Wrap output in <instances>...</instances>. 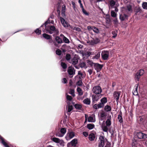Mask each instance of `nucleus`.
<instances>
[{"mask_svg":"<svg viewBox=\"0 0 147 147\" xmlns=\"http://www.w3.org/2000/svg\"><path fill=\"white\" fill-rule=\"evenodd\" d=\"M49 20V18L45 22L44 24H43L41 26V28L44 26H45V29L42 30L43 32H44L46 30V33L51 34H52L53 32L58 33L59 31L56 30L54 26L50 25V22Z\"/></svg>","mask_w":147,"mask_h":147,"instance_id":"nucleus-1","label":"nucleus"},{"mask_svg":"<svg viewBox=\"0 0 147 147\" xmlns=\"http://www.w3.org/2000/svg\"><path fill=\"white\" fill-rule=\"evenodd\" d=\"M111 118L108 119L106 122L103 121L101 125V127L103 131L107 132L108 130V127L111 124Z\"/></svg>","mask_w":147,"mask_h":147,"instance_id":"nucleus-2","label":"nucleus"},{"mask_svg":"<svg viewBox=\"0 0 147 147\" xmlns=\"http://www.w3.org/2000/svg\"><path fill=\"white\" fill-rule=\"evenodd\" d=\"M66 132V130L65 128H62L60 131H58L56 134V136L57 137H62L65 134Z\"/></svg>","mask_w":147,"mask_h":147,"instance_id":"nucleus-3","label":"nucleus"},{"mask_svg":"<svg viewBox=\"0 0 147 147\" xmlns=\"http://www.w3.org/2000/svg\"><path fill=\"white\" fill-rule=\"evenodd\" d=\"M92 63V65H93L95 69L96 70L97 72H99L101 71L103 67V65L98 63Z\"/></svg>","mask_w":147,"mask_h":147,"instance_id":"nucleus-4","label":"nucleus"},{"mask_svg":"<svg viewBox=\"0 0 147 147\" xmlns=\"http://www.w3.org/2000/svg\"><path fill=\"white\" fill-rule=\"evenodd\" d=\"M144 73V71L143 69L140 70L137 72L135 75V80L138 81L139 80L140 77L142 76Z\"/></svg>","mask_w":147,"mask_h":147,"instance_id":"nucleus-5","label":"nucleus"},{"mask_svg":"<svg viewBox=\"0 0 147 147\" xmlns=\"http://www.w3.org/2000/svg\"><path fill=\"white\" fill-rule=\"evenodd\" d=\"M92 91L95 94H99L102 92V90L100 86H96L94 87Z\"/></svg>","mask_w":147,"mask_h":147,"instance_id":"nucleus-6","label":"nucleus"},{"mask_svg":"<svg viewBox=\"0 0 147 147\" xmlns=\"http://www.w3.org/2000/svg\"><path fill=\"white\" fill-rule=\"evenodd\" d=\"M75 136V133L72 131H69L67 133L65 138L67 140H69L74 137Z\"/></svg>","mask_w":147,"mask_h":147,"instance_id":"nucleus-7","label":"nucleus"},{"mask_svg":"<svg viewBox=\"0 0 147 147\" xmlns=\"http://www.w3.org/2000/svg\"><path fill=\"white\" fill-rule=\"evenodd\" d=\"M101 94L93 95L92 96V101L93 102L97 101L102 96Z\"/></svg>","mask_w":147,"mask_h":147,"instance_id":"nucleus-8","label":"nucleus"},{"mask_svg":"<svg viewBox=\"0 0 147 147\" xmlns=\"http://www.w3.org/2000/svg\"><path fill=\"white\" fill-rule=\"evenodd\" d=\"M123 14L119 16V18L121 21H123L126 20H127L129 15L127 14L124 12V11H123Z\"/></svg>","mask_w":147,"mask_h":147,"instance_id":"nucleus-9","label":"nucleus"},{"mask_svg":"<svg viewBox=\"0 0 147 147\" xmlns=\"http://www.w3.org/2000/svg\"><path fill=\"white\" fill-rule=\"evenodd\" d=\"M109 52L108 51H102L101 53V56L104 60H107L109 57Z\"/></svg>","mask_w":147,"mask_h":147,"instance_id":"nucleus-10","label":"nucleus"},{"mask_svg":"<svg viewBox=\"0 0 147 147\" xmlns=\"http://www.w3.org/2000/svg\"><path fill=\"white\" fill-rule=\"evenodd\" d=\"M124 11V12L127 14L129 15V13L132 12V7L130 5L127 6L124 8L123 11Z\"/></svg>","mask_w":147,"mask_h":147,"instance_id":"nucleus-11","label":"nucleus"},{"mask_svg":"<svg viewBox=\"0 0 147 147\" xmlns=\"http://www.w3.org/2000/svg\"><path fill=\"white\" fill-rule=\"evenodd\" d=\"M136 135L138 138L139 139H145L147 138V135L140 132H137Z\"/></svg>","mask_w":147,"mask_h":147,"instance_id":"nucleus-12","label":"nucleus"},{"mask_svg":"<svg viewBox=\"0 0 147 147\" xmlns=\"http://www.w3.org/2000/svg\"><path fill=\"white\" fill-rule=\"evenodd\" d=\"M99 142V147H103L105 145V138L103 136H100Z\"/></svg>","mask_w":147,"mask_h":147,"instance_id":"nucleus-13","label":"nucleus"},{"mask_svg":"<svg viewBox=\"0 0 147 147\" xmlns=\"http://www.w3.org/2000/svg\"><path fill=\"white\" fill-rule=\"evenodd\" d=\"M107 97H104L102 98L100 100V102L99 103L101 106L103 108L105 106V105L107 102Z\"/></svg>","mask_w":147,"mask_h":147,"instance_id":"nucleus-14","label":"nucleus"},{"mask_svg":"<svg viewBox=\"0 0 147 147\" xmlns=\"http://www.w3.org/2000/svg\"><path fill=\"white\" fill-rule=\"evenodd\" d=\"M0 140H1V142L5 147H9V143L0 135Z\"/></svg>","mask_w":147,"mask_h":147,"instance_id":"nucleus-15","label":"nucleus"},{"mask_svg":"<svg viewBox=\"0 0 147 147\" xmlns=\"http://www.w3.org/2000/svg\"><path fill=\"white\" fill-rule=\"evenodd\" d=\"M60 20L61 24L65 27H68L70 26V25L66 22L64 19L62 17H60Z\"/></svg>","mask_w":147,"mask_h":147,"instance_id":"nucleus-16","label":"nucleus"},{"mask_svg":"<svg viewBox=\"0 0 147 147\" xmlns=\"http://www.w3.org/2000/svg\"><path fill=\"white\" fill-rule=\"evenodd\" d=\"M52 140L54 142L57 143H59L61 145H63L64 144V142L62 140H60L59 139L56 138H53L52 139Z\"/></svg>","mask_w":147,"mask_h":147,"instance_id":"nucleus-17","label":"nucleus"},{"mask_svg":"<svg viewBox=\"0 0 147 147\" xmlns=\"http://www.w3.org/2000/svg\"><path fill=\"white\" fill-rule=\"evenodd\" d=\"M77 143V140L76 139L73 140L70 143H68L67 144V147L69 146H75Z\"/></svg>","mask_w":147,"mask_h":147,"instance_id":"nucleus-18","label":"nucleus"},{"mask_svg":"<svg viewBox=\"0 0 147 147\" xmlns=\"http://www.w3.org/2000/svg\"><path fill=\"white\" fill-rule=\"evenodd\" d=\"M68 72L69 75H73L75 74V70L74 68L71 67H69L68 69Z\"/></svg>","mask_w":147,"mask_h":147,"instance_id":"nucleus-19","label":"nucleus"},{"mask_svg":"<svg viewBox=\"0 0 147 147\" xmlns=\"http://www.w3.org/2000/svg\"><path fill=\"white\" fill-rule=\"evenodd\" d=\"M106 116V113L104 111L101 112L99 116V119L100 121H102L104 119Z\"/></svg>","mask_w":147,"mask_h":147,"instance_id":"nucleus-20","label":"nucleus"},{"mask_svg":"<svg viewBox=\"0 0 147 147\" xmlns=\"http://www.w3.org/2000/svg\"><path fill=\"white\" fill-rule=\"evenodd\" d=\"M78 57H74L71 61L70 63H72L73 65L76 64L78 62Z\"/></svg>","mask_w":147,"mask_h":147,"instance_id":"nucleus-21","label":"nucleus"},{"mask_svg":"<svg viewBox=\"0 0 147 147\" xmlns=\"http://www.w3.org/2000/svg\"><path fill=\"white\" fill-rule=\"evenodd\" d=\"M138 84H136L134 87V89L133 91V94L135 95H137L138 94Z\"/></svg>","mask_w":147,"mask_h":147,"instance_id":"nucleus-22","label":"nucleus"},{"mask_svg":"<svg viewBox=\"0 0 147 147\" xmlns=\"http://www.w3.org/2000/svg\"><path fill=\"white\" fill-rule=\"evenodd\" d=\"M96 121L95 115H94V116H91L88 117V121L89 122H94Z\"/></svg>","mask_w":147,"mask_h":147,"instance_id":"nucleus-23","label":"nucleus"},{"mask_svg":"<svg viewBox=\"0 0 147 147\" xmlns=\"http://www.w3.org/2000/svg\"><path fill=\"white\" fill-rule=\"evenodd\" d=\"M61 36L63 37V42L69 44L70 42L69 40L66 37H65L63 34H61L60 35Z\"/></svg>","mask_w":147,"mask_h":147,"instance_id":"nucleus-24","label":"nucleus"},{"mask_svg":"<svg viewBox=\"0 0 147 147\" xmlns=\"http://www.w3.org/2000/svg\"><path fill=\"white\" fill-rule=\"evenodd\" d=\"M99 40L98 38H96L91 40L90 42V44L92 45L96 44L99 42Z\"/></svg>","mask_w":147,"mask_h":147,"instance_id":"nucleus-25","label":"nucleus"},{"mask_svg":"<svg viewBox=\"0 0 147 147\" xmlns=\"http://www.w3.org/2000/svg\"><path fill=\"white\" fill-rule=\"evenodd\" d=\"M122 114L121 111L119 113L118 115L117 119H118L119 122L120 123H122L123 122V118L122 117Z\"/></svg>","mask_w":147,"mask_h":147,"instance_id":"nucleus-26","label":"nucleus"},{"mask_svg":"<svg viewBox=\"0 0 147 147\" xmlns=\"http://www.w3.org/2000/svg\"><path fill=\"white\" fill-rule=\"evenodd\" d=\"M88 138L90 141L94 140L95 138V134L93 133H90L89 135Z\"/></svg>","mask_w":147,"mask_h":147,"instance_id":"nucleus-27","label":"nucleus"},{"mask_svg":"<svg viewBox=\"0 0 147 147\" xmlns=\"http://www.w3.org/2000/svg\"><path fill=\"white\" fill-rule=\"evenodd\" d=\"M55 40L56 41L58 44H61L63 43V42L62 39L59 36H57L55 38Z\"/></svg>","mask_w":147,"mask_h":147,"instance_id":"nucleus-28","label":"nucleus"},{"mask_svg":"<svg viewBox=\"0 0 147 147\" xmlns=\"http://www.w3.org/2000/svg\"><path fill=\"white\" fill-rule=\"evenodd\" d=\"M114 96L115 98L116 101H117L119 99L120 94L118 92H114Z\"/></svg>","mask_w":147,"mask_h":147,"instance_id":"nucleus-29","label":"nucleus"},{"mask_svg":"<svg viewBox=\"0 0 147 147\" xmlns=\"http://www.w3.org/2000/svg\"><path fill=\"white\" fill-rule=\"evenodd\" d=\"M66 110L68 112H70L73 109V107L72 105H68L66 106Z\"/></svg>","mask_w":147,"mask_h":147,"instance_id":"nucleus-30","label":"nucleus"},{"mask_svg":"<svg viewBox=\"0 0 147 147\" xmlns=\"http://www.w3.org/2000/svg\"><path fill=\"white\" fill-rule=\"evenodd\" d=\"M83 103L85 104L89 105L90 103V99L88 98H86L83 101Z\"/></svg>","mask_w":147,"mask_h":147,"instance_id":"nucleus-31","label":"nucleus"},{"mask_svg":"<svg viewBox=\"0 0 147 147\" xmlns=\"http://www.w3.org/2000/svg\"><path fill=\"white\" fill-rule=\"evenodd\" d=\"M111 108L110 106L106 105L104 107V110L106 111L109 112L111 111Z\"/></svg>","mask_w":147,"mask_h":147,"instance_id":"nucleus-32","label":"nucleus"},{"mask_svg":"<svg viewBox=\"0 0 147 147\" xmlns=\"http://www.w3.org/2000/svg\"><path fill=\"white\" fill-rule=\"evenodd\" d=\"M75 108L77 110H80L82 108L81 105L78 104H76L74 105Z\"/></svg>","mask_w":147,"mask_h":147,"instance_id":"nucleus-33","label":"nucleus"},{"mask_svg":"<svg viewBox=\"0 0 147 147\" xmlns=\"http://www.w3.org/2000/svg\"><path fill=\"white\" fill-rule=\"evenodd\" d=\"M116 3L115 1L111 0L109 1V4L111 8H113Z\"/></svg>","mask_w":147,"mask_h":147,"instance_id":"nucleus-34","label":"nucleus"},{"mask_svg":"<svg viewBox=\"0 0 147 147\" xmlns=\"http://www.w3.org/2000/svg\"><path fill=\"white\" fill-rule=\"evenodd\" d=\"M77 90L79 95L81 96L83 94V91L81 88L78 87L77 88Z\"/></svg>","mask_w":147,"mask_h":147,"instance_id":"nucleus-35","label":"nucleus"},{"mask_svg":"<svg viewBox=\"0 0 147 147\" xmlns=\"http://www.w3.org/2000/svg\"><path fill=\"white\" fill-rule=\"evenodd\" d=\"M66 7L64 5H63L62 6V10H61V14L62 16H65V10Z\"/></svg>","mask_w":147,"mask_h":147,"instance_id":"nucleus-36","label":"nucleus"},{"mask_svg":"<svg viewBox=\"0 0 147 147\" xmlns=\"http://www.w3.org/2000/svg\"><path fill=\"white\" fill-rule=\"evenodd\" d=\"M42 36L44 38L47 39H50L51 38V36L46 33H44L43 34Z\"/></svg>","mask_w":147,"mask_h":147,"instance_id":"nucleus-37","label":"nucleus"},{"mask_svg":"<svg viewBox=\"0 0 147 147\" xmlns=\"http://www.w3.org/2000/svg\"><path fill=\"white\" fill-rule=\"evenodd\" d=\"M93 107L94 109H98L101 108H102V107L100 105L99 103L98 104H95L93 106Z\"/></svg>","mask_w":147,"mask_h":147,"instance_id":"nucleus-38","label":"nucleus"},{"mask_svg":"<svg viewBox=\"0 0 147 147\" xmlns=\"http://www.w3.org/2000/svg\"><path fill=\"white\" fill-rule=\"evenodd\" d=\"M94 127V124H89L87 125V127L89 129H93Z\"/></svg>","mask_w":147,"mask_h":147,"instance_id":"nucleus-39","label":"nucleus"},{"mask_svg":"<svg viewBox=\"0 0 147 147\" xmlns=\"http://www.w3.org/2000/svg\"><path fill=\"white\" fill-rule=\"evenodd\" d=\"M83 83L82 79H79V80L77 82L76 84L78 86H81L82 85Z\"/></svg>","mask_w":147,"mask_h":147,"instance_id":"nucleus-40","label":"nucleus"},{"mask_svg":"<svg viewBox=\"0 0 147 147\" xmlns=\"http://www.w3.org/2000/svg\"><path fill=\"white\" fill-rule=\"evenodd\" d=\"M92 30L96 34L99 33V30L98 29L94 26H93Z\"/></svg>","mask_w":147,"mask_h":147,"instance_id":"nucleus-41","label":"nucleus"},{"mask_svg":"<svg viewBox=\"0 0 147 147\" xmlns=\"http://www.w3.org/2000/svg\"><path fill=\"white\" fill-rule=\"evenodd\" d=\"M78 75H80L79 77V79H82V78L84 77L83 76V73L80 71H78Z\"/></svg>","mask_w":147,"mask_h":147,"instance_id":"nucleus-42","label":"nucleus"},{"mask_svg":"<svg viewBox=\"0 0 147 147\" xmlns=\"http://www.w3.org/2000/svg\"><path fill=\"white\" fill-rule=\"evenodd\" d=\"M69 93L71 94L73 97H74L75 94H74V90L73 89H70L69 92Z\"/></svg>","mask_w":147,"mask_h":147,"instance_id":"nucleus-43","label":"nucleus"},{"mask_svg":"<svg viewBox=\"0 0 147 147\" xmlns=\"http://www.w3.org/2000/svg\"><path fill=\"white\" fill-rule=\"evenodd\" d=\"M111 16L112 17H116L117 14L114 11H111Z\"/></svg>","mask_w":147,"mask_h":147,"instance_id":"nucleus-44","label":"nucleus"},{"mask_svg":"<svg viewBox=\"0 0 147 147\" xmlns=\"http://www.w3.org/2000/svg\"><path fill=\"white\" fill-rule=\"evenodd\" d=\"M112 34L113 35V36H112V37L113 38H115L117 36V32L116 31H113L112 32Z\"/></svg>","mask_w":147,"mask_h":147,"instance_id":"nucleus-45","label":"nucleus"},{"mask_svg":"<svg viewBox=\"0 0 147 147\" xmlns=\"http://www.w3.org/2000/svg\"><path fill=\"white\" fill-rule=\"evenodd\" d=\"M100 56V52H98L97 55L94 56L93 58L98 59L99 58Z\"/></svg>","mask_w":147,"mask_h":147,"instance_id":"nucleus-46","label":"nucleus"},{"mask_svg":"<svg viewBox=\"0 0 147 147\" xmlns=\"http://www.w3.org/2000/svg\"><path fill=\"white\" fill-rule=\"evenodd\" d=\"M80 66L82 68L84 67V68H86L87 67L86 66V64L84 62L81 63L80 64Z\"/></svg>","mask_w":147,"mask_h":147,"instance_id":"nucleus-47","label":"nucleus"},{"mask_svg":"<svg viewBox=\"0 0 147 147\" xmlns=\"http://www.w3.org/2000/svg\"><path fill=\"white\" fill-rule=\"evenodd\" d=\"M61 65L62 67L64 69H65L67 68V65L64 63L62 62L61 63Z\"/></svg>","mask_w":147,"mask_h":147,"instance_id":"nucleus-48","label":"nucleus"},{"mask_svg":"<svg viewBox=\"0 0 147 147\" xmlns=\"http://www.w3.org/2000/svg\"><path fill=\"white\" fill-rule=\"evenodd\" d=\"M142 7L143 9H147V3H143L142 4Z\"/></svg>","mask_w":147,"mask_h":147,"instance_id":"nucleus-49","label":"nucleus"},{"mask_svg":"<svg viewBox=\"0 0 147 147\" xmlns=\"http://www.w3.org/2000/svg\"><path fill=\"white\" fill-rule=\"evenodd\" d=\"M34 32L37 34L39 35L41 34V30L37 28L34 31Z\"/></svg>","mask_w":147,"mask_h":147,"instance_id":"nucleus-50","label":"nucleus"},{"mask_svg":"<svg viewBox=\"0 0 147 147\" xmlns=\"http://www.w3.org/2000/svg\"><path fill=\"white\" fill-rule=\"evenodd\" d=\"M56 53L57 55H61V51L59 49H57Z\"/></svg>","mask_w":147,"mask_h":147,"instance_id":"nucleus-51","label":"nucleus"},{"mask_svg":"<svg viewBox=\"0 0 147 147\" xmlns=\"http://www.w3.org/2000/svg\"><path fill=\"white\" fill-rule=\"evenodd\" d=\"M66 98L67 100L69 101H71L72 99V97L71 96L68 95H66Z\"/></svg>","mask_w":147,"mask_h":147,"instance_id":"nucleus-52","label":"nucleus"},{"mask_svg":"<svg viewBox=\"0 0 147 147\" xmlns=\"http://www.w3.org/2000/svg\"><path fill=\"white\" fill-rule=\"evenodd\" d=\"M71 58V55L69 54H67L66 55L65 57V58L67 60H70Z\"/></svg>","mask_w":147,"mask_h":147,"instance_id":"nucleus-53","label":"nucleus"},{"mask_svg":"<svg viewBox=\"0 0 147 147\" xmlns=\"http://www.w3.org/2000/svg\"><path fill=\"white\" fill-rule=\"evenodd\" d=\"M82 11L84 14L86 16H88L89 15V13L87 12L85 9H83L82 10Z\"/></svg>","mask_w":147,"mask_h":147,"instance_id":"nucleus-54","label":"nucleus"},{"mask_svg":"<svg viewBox=\"0 0 147 147\" xmlns=\"http://www.w3.org/2000/svg\"><path fill=\"white\" fill-rule=\"evenodd\" d=\"M88 72L89 74L90 75H91L93 72V70L91 69H89L88 71Z\"/></svg>","mask_w":147,"mask_h":147,"instance_id":"nucleus-55","label":"nucleus"},{"mask_svg":"<svg viewBox=\"0 0 147 147\" xmlns=\"http://www.w3.org/2000/svg\"><path fill=\"white\" fill-rule=\"evenodd\" d=\"M83 134L85 137H87L88 135V133L87 132L84 131L83 132Z\"/></svg>","mask_w":147,"mask_h":147,"instance_id":"nucleus-56","label":"nucleus"},{"mask_svg":"<svg viewBox=\"0 0 147 147\" xmlns=\"http://www.w3.org/2000/svg\"><path fill=\"white\" fill-rule=\"evenodd\" d=\"M87 28L89 30H93V26L92 27L90 26H88L87 27Z\"/></svg>","mask_w":147,"mask_h":147,"instance_id":"nucleus-57","label":"nucleus"},{"mask_svg":"<svg viewBox=\"0 0 147 147\" xmlns=\"http://www.w3.org/2000/svg\"><path fill=\"white\" fill-rule=\"evenodd\" d=\"M67 82V80L65 78H64L63 79L62 82L64 83H66Z\"/></svg>","mask_w":147,"mask_h":147,"instance_id":"nucleus-58","label":"nucleus"},{"mask_svg":"<svg viewBox=\"0 0 147 147\" xmlns=\"http://www.w3.org/2000/svg\"><path fill=\"white\" fill-rule=\"evenodd\" d=\"M71 3L73 7L74 8H75L76 7L75 4V2L74 1H71Z\"/></svg>","mask_w":147,"mask_h":147,"instance_id":"nucleus-59","label":"nucleus"},{"mask_svg":"<svg viewBox=\"0 0 147 147\" xmlns=\"http://www.w3.org/2000/svg\"><path fill=\"white\" fill-rule=\"evenodd\" d=\"M83 47V46L82 45L79 44L78 46V48L81 49H82Z\"/></svg>","mask_w":147,"mask_h":147,"instance_id":"nucleus-60","label":"nucleus"},{"mask_svg":"<svg viewBox=\"0 0 147 147\" xmlns=\"http://www.w3.org/2000/svg\"><path fill=\"white\" fill-rule=\"evenodd\" d=\"M144 118L143 117H140V121L141 122H142L144 120Z\"/></svg>","mask_w":147,"mask_h":147,"instance_id":"nucleus-61","label":"nucleus"},{"mask_svg":"<svg viewBox=\"0 0 147 147\" xmlns=\"http://www.w3.org/2000/svg\"><path fill=\"white\" fill-rule=\"evenodd\" d=\"M80 7L82 8V10L83 9H84V7L83 5L82 4V3H81V4H80Z\"/></svg>","mask_w":147,"mask_h":147,"instance_id":"nucleus-62","label":"nucleus"},{"mask_svg":"<svg viewBox=\"0 0 147 147\" xmlns=\"http://www.w3.org/2000/svg\"><path fill=\"white\" fill-rule=\"evenodd\" d=\"M112 134H113L114 133V130L113 129L110 130L109 131Z\"/></svg>","mask_w":147,"mask_h":147,"instance_id":"nucleus-63","label":"nucleus"},{"mask_svg":"<svg viewBox=\"0 0 147 147\" xmlns=\"http://www.w3.org/2000/svg\"><path fill=\"white\" fill-rule=\"evenodd\" d=\"M69 84L70 85V86H71L72 85V80H69Z\"/></svg>","mask_w":147,"mask_h":147,"instance_id":"nucleus-64","label":"nucleus"}]
</instances>
